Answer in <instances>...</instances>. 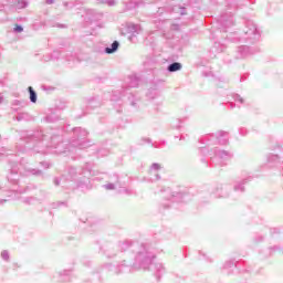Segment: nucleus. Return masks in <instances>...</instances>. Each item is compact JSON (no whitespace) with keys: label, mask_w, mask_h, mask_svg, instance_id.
<instances>
[{"label":"nucleus","mask_w":283,"mask_h":283,"mask_svg":"<svg viewBox=\"0 0 283 283\" xmlns=\"http://www.w3.org/2000/svg\"><path fill=\"white\" fill-rule=\"evenodd\" d=\"M179 140H185V136L181 135L180 138H179Z\"/></svg>","instance_id":"61"},{"label":"nucleus","mask_w":283,"mask_h":283,"mask_svg":"<svg viewBox=\"0 0 283 283\" xmlns=\"http://www.w3.org/2000/svg\"><path fill=\"white\" fill-rule=\"evenodd\" d=\"M213 198H229V192H227V187L219 185L212 189Z\"/></svg>","instance_id":"11"},{"label":"nucleus","mask_w":283,"mask_h":283,"mask_svg":"<svg viewBox=\"0 0 283 283\" xmlns=\"http://www.w3.org/2000/svg\"><path fill=\"white\" fill-rule=\"evenodd\" d=\"M1 258L4 260V262H10V252H8V250H3L1 252Z\"/></svg>","instance_id":"32"},{"label":"nucleus","mask_w":283,"mask_h":283,"mask_svg":"<svg viewBox=\"0 0 283 283\" xmlns=\"http://www.w3.org/2000/svg\"><path fill=\"white\" fill-rule=\"evenodd\" d=\"M160 169H163V166H160V164H158V163H154L150 166V174H155L157 171H160Z\"/></svg>","instance_id":"31"},{"label":"nucleus","mask_w":283,"mask_h":283,"mask_svg":"<svg viewBox=\"0 0 283 283\" xmlns=\"http://www.w3.org/2000/svg\"><path fill=\"white\" fill-rule=\"evenodd\" d=\"M55 28H67V25L61 24V23H56V24H55Z\"/></svg>","instance_id":"48"},{"label":"nucleus","mask_w":283,"mask_h":283,"mask_svg":"<svg viewBox=\"0 0 283 283\" xmlns=\"http://www.w3.org/2000/svg\"><path fill=\"white\" fill-rule=\"evenodd\" d=\"M66 2H63V6H64V8H67L69 10H71L70 9V4H65Z\"/></svg>","instance_id":"58"},{"label":"nucleus","mask_w":283,"mask_h":283,"mask_svg":"<svg viewBox=\"0 0 283 283\" xmlns=\"http://www.w3.org/2000/svg\"><path fill=\"white\" fill-rule=\"evenodd\" d=\"M88 134L84 128H74L73 137L67 146L63 142V136L55 134L54 130L23 132L15 148L21 154H25V151H33L34 154H65V151L92 147L90 140H85Z\"/></svg>","instance_id":"1"},{"label":"nucleus","mask_w":283,"mask_h":283,"mask_svg":"<svg viewBox=\"0 0 283 283\" xmlns=\"http://www.w3.org/2000/svg\"><path fill=\"white\" fill-rule=\"evenodd\" d=\"M10 156V150L6 147H2L0 149V160H3V158H8Z\"/></svg>","instance_id":"29"},{"label":"nucleus","mask_w":283,"mask_h":283,"mask_svg":"<svg viewBox=\"0 0 283 283\" xmlns=\"http://www.w3.org/2000/svg\"><path fill=\"white\" fill-rule=\"evenodd\" d=\"M271 149H272V150H274V149H280V145L272 146Z\"/></svg>","instance_id":"54"},{"label":"nucleus","mask_w":283,"mask_h":283,"mask_svg":"<svg viewBox=\"0 0 283 283\" xmlns=\"http://www.w3.org/2000/svg\"><path fill=\"white\" fill-rule=\"evenodd\" d=\"M120 96H125V92H123V93L120 94Z\"/></svg>","instance_id":"64"},{"label":"nucleus","mask_w":283,"mask_h":283,"mask_svg":"<svg viewBox=\"0 0 283 283\" xmlns=\"http://www.w3.org/2000/svg\"><path fill=\"white\" fill-rule=\"evenodd\" d=\"M168 72H180L182 70V64L179 62H174L167 66Z\"/></svg>","instance_id":"19"},{"label":"nucleus","mask_w":283,"mask_h":283,"mask_svg":"<svg viewBox=\"0 0 283 283\" xmlns=\"http://www.w3.org/2000/svg\"><path fill=\"white\" fill-rule=\"evenodd\" d=\"M18 10H23V8H28V1L21 0L17 3Z\"/></svg>","instance_id":"34"},{"label":"nucleus","mask_w":283,"mask_h":283,"mask_svg":"<svg viewBox=\"0 0 283 283\" xmlns=\"http://www.w3.org/2000/svg\"><path fill=\"white\" fill-rule=\"evenodd\" d=\"M230 41H245L248 43H256L260 41V30H258V25L253 23V21H248L245 23V28L243 33L239 38H233L228 35Z\"/></svg>","instance_id":"5"},{"label":"nucleus","mask_w":283,"mask_h":283,"mask_svg":"<svg viewBox=\"0 0 283 283\" xmlns=\"http://www.w3.org/2000/svg\"><path fill=\"white\" fill-rule=\"evenodd\" d=\"M210 138H216L218 140L219 145H227L229 143V133L221 130L218 132L216 135H210Z\"/></svg>","instance_id":"10"},{"label":"nucleus","mask_w":283,"mask_h":283,"mask_svg":"<svg viewBox=\"0 0 283 283\" xmlns=\"http://www.w3.org/2000/svg\"><path fill=\"white\" fill-rule=\"evenodd\" d=\"M214 158H218L219 160H231L233 158V154L229 150H222L220 148H214L213 150Z\"/></svg>","instance_id":"9"},{"label":"nucleus","mask_w":283,"mask_h":283,"mask_svg":"<svg viewBox=\"0 0 283 283\" xmlns=\"http://www.w3.org/2000/svg\"><path fill=\"white\" fill-rule=\"evenodd\" d=\"M238 265L235 264L234 260L226 261V263L222 266V272L226 275H233V269H235Z\"/></svg>","instance_id":"14"},{"label":"nucleus","mask_w":283,"mask_h":283,"mask_svg":"<svg viewBox=\"0 0 283 283\" xmlns=\"http://www.w3.org/2000/svg\"><path fill=\"white\" fill-rule=\"evenodd\" d=\"M147 98L150 101H154V98H158L160 96V90L158 88V85L153 84L149 88L148 92L146 93Z\"/></svg>","instance_id":"15"},{"label":"nucleus","mask_w":283,"mask_h":283,"mask_svg":"<svg viewBox=\"0 0 283 283\" xmlns=\"http://www.w3.org/2000/svg\"><path fill=\"white\" fill-rule=\"evenodd\" d=\"M118 98H120V96L119 97H116V95L112 96V101H118Z\"/></svg>","instance_id":"52"},{"label":"nucleus","mask_w":283,"mask_h":283,"mask_svg":"<svg viewBox=\"0 0 283 283\" xmlns=\"http://www.w3.org/2000/svg\"><path fill=\"white\" fill-rule=\"evenodd\" d=\"M29 94H30V101L32 103H36V92L34 91V88L32 86L28 87Z\"/></svg>","instance_id":"26"},{"label":"nucleus","mask_w":283,"mask_h":283,"mask_svg":"<svg viewBox=\"0 0 283 283\" xmlns=\"http://www.w3.org/2000/svg\"><path fill=\"white\" fill-rule=\"evenodd\" d=\"M268 165L270 167H277L280 165V156L273 154L268 155Z\"/></svg>","instance_id":"17"},{"label":"nucleus","mask_w":283,"mask_h":283,"mask_svg":"<svg viewBox=\"0 0 283 283\" xmlns=\"http://www.w3.org/2000/svg\"><path fill=\"white\" fill-rule=\"evenodd\" d=\"M13 105H21L20 101H14Z\"/></svg>","instance_id":"56"},{"label":"nucleus","mask_w":283,"mask_h":283,"mask_svg":"<svg viewBox=\"0 0 283 283\" xmlns=\"http://www.w3.org/2000/svg\"><path fill=\"white\" fill-rule=\"evenodd\" d=\"M19 176H21V171L19 170V164L12 163L9 174L7 176V180L12 185H19Z\"/></svg>","instance_id":"7"},{"label":"nucleus","mask_w":283,"mask_h":283,"mask_svg":"<svg viewBox=\"0 0 283 283\" xmlns=\"http://www.w3.org/2000/svg\"><path fill=\"white\" fill-rule=\"evenodd\" d=\"M20 176H43V170L31 168L30 166L23 165V161L20 163Z\"/></svg>","instance_id":"8"},{"label":"nucleus","mask_w":283,"mask_h":283,"mask_svg":"<svg viewBox=\"0 0 283 283\" xmlns=\"http://www.w3.org/2000/svg\"><path fill=\"white\" fill-rule=\"evenodd\" d=\"M228 107H230V109H233V107H234V106H233V103H229V104H228Z\"/></svg>","instance_id":"55"},{"label":"nucleus","mask_w":283,"mask_h":283,"mask_svg":"<svg viewBox=\"0 0 283 283\" xmlns=\"http://www.w3.org/2000/svg\"><path fill=\"white\" fill-rule=\"evenodd\" d=\"M0 103H3V94L0 93Z\"/></svg>","instance_id":"57"},{"label":"nucleus","mask_w":283,"mask_h":283,"mask_svg":"<svg viewBox=\"0 0 283 283\" xmlns=\"http://www.w3.org/2000/svg\"><path fill=\"white\" fill-rule=\"evenodd\" d=\"M54 1H55V0H45V3H46L48 6H52V3H54Z\"/></svg>","instance_id":"49"},{"label":"nucleus","mask_w":283,"mask_h":283,"mask_svg":"<svg viewBox=\"0 0 283 283\" xmlns=\"http://www.w3.org/2000/svg\"><path fill=\"white\" fill-rule=\"evenodd\" d=\"M269 251H270L269 255H273V253H275V251H280L281 253L283 252L282 248L280 245L271 247V248H269Z\"/></svg>","instance_id":"33"},{"label":"nucleus","mask_w":283,"mask_h":283,"mask_svg":"<svg viewBox=\"0 0 283 283\" xmlns=\"http://www.w3.org/2000/svg\"><path fill=\"white\" fill-rule=\"evenodd\" d=\"M60 282H70L72 277V270H63L59 273Z\"/></svg>","instance_id":"16"},{"label":"nucleus","mask_w":283,"mask_h":283,"mask_svg":"<svg viewBox=\"0 0 283 283\" xmlns=\"http://www.w3.org/2000/svg\"><path fill=\"white\" fill-rule=\"evenodd\" d=\"M90 176H92V167L86 165L85 167L71 166L66 169V172L62 175V188L70 189H85L90 186Z\"/></svg>","instance_id":"3"},{"label":"nucleus","mask_w":283,"mask_h":283,"mask_svg":"<svg viewBox=\"0 0 283 283\" xmlns=\"http://www.w3.org/2000/svg\"><path fill=\"white\" fill-rule=\"evenodd\" d=\"M161 206L164 207V209H169V205L167 203H161Z\"/></svg>","instance_id":"53"},{"label":"nucleus","mask_w":283,"mask_h":283,"mask_svg":"<svg viewBox=\"0 0 283 283\" xmlns=\"http://www.w3.org/2000/svg\"><path fill=\"white\" fill-rule=\"evenodd\" d=\"M0 86H3V80H0Z\"/></svg>","instance_id":"63"},{"label":"nucleus","mask_w":283,"mask_h":283,"mask_svg":"<svg viewBox=\"0 0 283 283\" xmlns=\"http://www.w3.org/2000/svg\"><path fill=\"white\" fill-rule=\"evenodd\" d=\"M66 61H74V59H72V57H66Z\"/></svg>","instance_id":"62"},{"label":"nucleus","mask_w":283,"mask_h":283,"mask_svg":"<svg viewBox=\"0 0 283 283\" xmlns=\"http://www.w3.org/2000/svg\"><path fill=\"white\" fill-rule=\"evenodd\" d=\"M40 165L41 167H44V169H50V163L41 161Z\"/></svg>","instance_id":"43"},{"label":"nucleus","mask_w":283,"mask_h":283,"mask_svg":"<svg viewBox=\"0 0 283 283\" xmlns=\"http://www.w3.org/2000/svg\"><path fill=\"white\" fill-rule=\"evenodd\" d=\"M84 266H92V261L84 262Z\"/></svg>","instance_id":"50"},{"label":"nucleus","mask_w":283,"mask_h":283,"mask_svg":"<svg viewBox=\"0 0 283 283\" xmlns=\"http://www.w3.org/2000/svg\"><path fill=\"white\" fill-rule=\"evenodd\" d=\"M128 101H130V105L133 107H136V103H138V97L134 96V94H130V96L128 97Z\"/></svg>","instance_id":"35"},{"label":"nucleus","mask_w":283,"mask_h":283,"mask_svg":"<svg viewBox=\"0 0 283 283\" xmlns=\"http://www.w3.org/2000/svg\"><path fill=\"white\" fill-rule=\"evenodd\" d=\"M59 207H67V201H57L53 203V208L56 209Z\"/></svg>","instance_id":"38"},{"label":"nucleus","mask_w":283,"mask_h":283,"mask_svg":"<svg viewBox=\"0 0 283 283\" xmlns=\"http://www.w3.org/2000/svg\"><path fill=\"white\" fill-rule=\"evenodd\" d=\"M129 247H132V241H119L114 244H106L99 248L102 255L105 256L106 260H114L120 255V253H125V251H129Z\"/></svg>","instance_id":"4"},{"label":"nucleus","mask_w":283,"mask_h":283,"mask_svg":"<svg viewBox=\"0 0 283 283\" xmlns=\"http://www.w3.org/2000/svg\"><path fill=\"white\" fill-rule=\"evenodd\" d=\"M53 182H54L55 187H59L60 185H63V177H61V179H59V177H55L53 179Z\"/></svg>","instance_id":"39"},{"label":"nucleus","mask_w":283,"mask_h":283,"mask_svg":"<svg viewBox=\"0 0 283 283\" xmlns=\"http://www.w3.org/2000/svg\"><path fill=\"white\" fill-rule=\"evenodd\" d=\"M144 140H145V143H151V139H149V138H146Z\"/></svg>","instance_id":"60"},{"label":"nucleus","mask_w":283,"mask_h":283,"mask_svg":"<svg viewBox=\"0 0 283 283\" xmlns=\"http://www.w3.org/2000/svg\"><path fill=\"white\" fill-rule=\"evenodd\" d=\"M65 6H70V9H72V8H76V6H83V1L81 0L69 1V2H65Z\"/></svg>","instance_id":"30"},{"label":"nucleus","mask_w":283,"mask_h":283,"mask_svg":"<svg viewBox=\"0 0 283 283\" xmlns=\"http://www.w3.org/2000/svg\"><path fill=\"white\" fill-rule=\"evenodd\" d=\"M163 12H165V9L164 8H159L158 15L163 14Z\"/></svg>","instance_id":"51"},{"label":"nucleus","mask_w":283,"mask_h":283,"mask_svg":"<svg viewBox=\"0 0 283 283\" xmlns=\"http://www.w3.org/2000/svg\"><path fill=\"white\" fill-rule=\"evenodd\" d=\"M233 101L237 104L238 107H240V105L244 104V98H242V96L234 94L233 95Z\"/></svg>","instance_id":"28"},{"label":"nucleus","mask_w":283,"mask_h":283,"mask_svg":"<svg viewBox=\"0 0 283 283\" xmlns=\"http://www.w3.org/2000/svg\"><path fill=\"white\" fill-rule=\"evenodd\" d=\"M222 32H229L228 28L233 25V14L231 12L222 13L218 20Z\"/></svg>","instance_id":"6"},{"label":"nucleus","mask_w":283,"mask_h":283,"mask_svg":"<svg viewBox=\"0 0 283 283\" xmlns=\"http://www.w3.org/2000/svg\"><path fill=\"white\" fill-rule=\"evenodd\" d=\"M54 120H59V118H53L52 115L46 116V123H54Z\"/></svg>","instance_id":"42"},{"label":"nucleus","mask_w":283,"mask_h":283,"mask_svg":"<svg viewBox=\"0 0 283 283\" xmlns=\"http://www.w3.org/2000/svg\"><path fill=\"white\" fill-rule=\"evenodd\" d=\"M140 81H143V77L136 73H133L127 77V87H138V85H140Z\"/></svg>","instance_id":"12"},{"label":"nucleus","mask_w":283,"mask_h":283,"mask_svg":"<svg viewBox=\"0 0 283 283\" xmlns=\"http://www.w3.org/2000/svg\"><path fill=\"white\" fill-rule=\"evenodd\" d=\"M128 32H130L132 34H138V32H140V25L129 24L128 25Z\"/></svg>","instance_id":"24"},{"label":"nucleus","mask_w":283,"mask_h":283,"mask_svg":"<svg viewBox=\"0 0 283 283\" xmlns=\"http://www.w3.org/2000/svg\"><path fill=\"white\" fill-rule=\"evenodd\" d=\"M32 116H30V114L28 113H20L18 114V116L15 117V120L21 122V120H31Z\"/></svg>","instance_id":"22"},{"label":"nucleus","mask_w":283,"mask_h":283,"mask_svg":"<svg viewBox=\"0 0 283 283\" xmlns=\"http://www.w3.org/2000/svg\"><path fill=\"white\" fill-rule=\"evenodd\" d=\"M98 156H107V150H98Z\"/></svg>","instance_id":"47"},{"label":"nucleus","mask_w":283,"mask_h":283,"mask_svg":"<svg viewBox=\"0 0 283 283\" xmlns=\"http://www.w3.org/2000/svg\"><path fill=\"white\" fill-rule=\"evenodd\" d=\"M150 176H154V178L151 180H160V174L157 172H154V174H150Z\"/></svg>","instance_id":"40"},{"label":"nucleus","mask_w":283,"mask_h":283,"mask_svg":"<svg viewBox=\"0 0 283 283\" xmlns=\"http://www.w3.org/2000/svg\"><path fill=\"white\" fill-rule=\"evenodd\" d=\"M250 54H253V51L247 45H241L237 49V59H247Z\"/></svg>","instance_id":"13"},{"label":"nucleus","mask_w":283,"mask_h":283,"mask_svg":"<svg viewBox=\"0 0 283 283\" xmlns=\"http://www.w3.org/2000/svg\"><path fill=\"white\" fill-rule=\"evenodd\" d=\"M108 6H116V0H105Z\"/></svg>","instance_id":"46"},{"label":"nucleus","mask_w":283,"mask_h":283,"mask_svg":"<svg viewBox=\"0 0 283 283\" xmlns=\"http://www.w3.org/2000/svg\"><path fill=\"white\" fill-rule=\"evenodd\" d=\"M129 250L135 255L133 263H128L126 260H123L116 266L112 263H105L101 269L113 271L115 275H123L125 271L133 266L134 269H143V271H149L150 269L157 280H160V277L165 275V265L160 262L154 264V260H156V252L154 251V248H151V244L130 241Z\"/></svg>","instance_id":"2"},{"label":"nucleus","mask_w":283,"mask_h":283,"mask_svg":"<svg viewBox=\"0 0 283 283\" xmlns=\"http://www.w3.org/2000/svg\"><path fill=\"white\" fill-rule=\"evenodd\" d=\"M264 240V237L258 235L254 238V242H262Z\"/></svg>","instance_id":"45"},{"label":"nucleus","mask_w":283,"mask_h":283,"mask_svg":"<svg viewBox=\"0 0 283 283\" xmlns=\"http://www.w3.org/2000/svg\"><path fill=\"white\" fill-rule=\"evenodd\" d=\"M249 182V179H243L234 185V191L244 192V185Z\"/></svg>","instance_id":"20"},{"label":"nucleus","mask_w":283,"mask_h":283,"mask_svg":"<svg viewBox=\"0 0 283 283\" xmlns=\"http://www.w3.org/2000/svg\"><path fill=\"white\" fill-rule=\"evenodd\" d=\"M116 185L118 184H106L104 185V189H106L107 191H114V189H116Z\"/></svg>","instance_id":"37"},{"label":"nucleus","mask_w":283,"mask_h":283,"mask_svg":"<svg viewBox=\"0 0 283 283\" xmlns=\"http://www.w3.org/2000/svg\"><path fill=\"white\" fill-rule=\"evenodd\" d=\"M59 56H61V53H59V51H54L51 55V59H59Z\"/></svg>","instance_id":"44"},{"label":"nucleus","mask_w":283,"mask_h":283,"mask_svg":"<svg viewBox=\"0 0 283 283\" xmlns=\"http://www.w3.org/2000/svg\"><path fill=\"white\" fill-rule=\"evenodd\" d=\"M118 48H120V43L118 41H114L111 46L104 49V52L106 54H114L115 52H118Z\"/></svg>","instance_id":"18"},{"label":"nucleus","mask_w":283,"mask_h":283,"mask_svg":"<svg viewBox=\"0 0 283 283\" xmlns=\"http://www.w3.org/2000/svg\"><path fill=\"white\" fill-rule=\"evenodd\" d=\"M138 6H140V2H135L134 8H138Z\"/></svg>","instance_id":"59"},{"label":"nucleus","mask_w":283,"mask_h":283,"mask_svg":"<svg viewBox=\"0 0 283 283\" xmlns=\"http://www.w3.org/2000/svg\"><path fill=\"white\" fill-rule=\"evenodd\" d=\"M172 12H176L177 14H180V17H185V14H187V9L185 7L175 6L172 8Z\"/></svg>","instance_id":"21"},{"label":"nucleus","mask_w":283,"mask_h":283,"mask_svg":"<svg viewBox=\"0 0 283 283\" xmlns=\"http://www.w3.org/2000/svg\"><path fill=\"white\" fill-rule=\"evenodd\" d=\"M13 31L17 32V33H21V32H23V27H21V25H15V28L13 29Z\"/></svg>","instance_id":"41"},{"label":"nucleus","mask_w":283,"mask_h":283,"mask_svg":"<svg viewBox=\"0 0 283 283\" xmlns=\"http://www.w3.org/2000/svg\"><path fill=\"white\" fill-rule=\"evenodd\" d=\"M34 202H36V198L35 197L22 198V203L23 205H34Z\"/></svg>","instance_id":"27"},{"label":"nucleus","mask_w":283,"mask_h":283,"mask_svg":"<svg viewBox=\"0 0 283 283\" xmlns=\"http://www.w3.org/2000/svg\"><path fill=\"white\" fill-rule=\"evenodd\" d=\"M179 198H182V193L177 192L176 195H171V197L168 198V200H172V202H178Z\"/></svg>","instance_id":"36"},{"label":"nucleus","mask_w":283,"mask_h":283,"mask_svg":"<svg viewBox=\"0 0 283 283\" xmlns=\"http://www.w3.org/2000/svg\"><path fill=\"white\" fill-rule=\"evenodd\" d=\"M36 189V186L34 185H29L25 188H20L17 190L18 193H28L29 191H34Z\"/></svg>","instance_id":"23"},{"label":"nucleus","mask_w":283,"mask_h":283,"mask_svg":"<svg viewBox=\"0 0 283 283\" xmlns=\"http://www.w3.org/2000/svg\"><path fill=\"white\" fill-rule=\"evenodd\" d=\"M171 127H172V129L181 130L182 129V119H174L171 123Z\"/></svg>","instance_id":"25"}]
</instances>
